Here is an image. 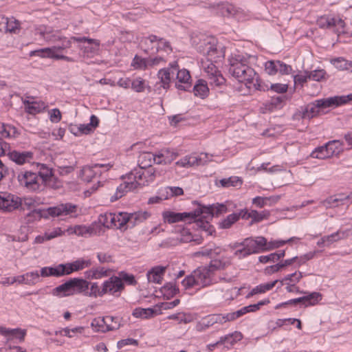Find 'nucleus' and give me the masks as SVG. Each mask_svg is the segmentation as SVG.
<instances>
[{
	"mask_svg": "<svg viewBox=\"0 0 352 352\" xmlns=\"http://www.w3.org/2000/svg\"><path fill=\"white\" fill-rule=\"evenodd\" d=\"M352 100V94L342 96H334L329 98L318 100L315 103L308 105L302 113V118L311 119L320 113V109L338 107Z\"/></svg>",
	"mask_w": 352,
	"mask_h": 352,
	"instance_id": "f257e3e1",
	"label": "nucleus"
},
{
	"mask_svg": "<svg viewBox=\"0 0 352 352\" xmlns=\"http://www.w3.org/2000/svg\"><path fill=\"white\" fill-rule=\"evenodd\" d=\"M230 72L240 82L251 84L256 78V73L253 69L248 66L246 58H235L231 63Z\"/></svg>",
	"mask_w": 352,
	"mask_h": 352,
	"instance_id": "f03ea898",
	"label": "nucleus"
},
{
	"mask_svg": "<svg viewBox=\"0 0 352 352\" xmlns=\"http://www.w3.org/2000/svg\"><path fill=\"white\" fill-rule=\"evenodd\" d=\"M146 221H149L151 223V227H146L145 228V232L149 234L153 233L160 227V223L154 217L151 216V214L147 211H138L134 213L127 214L126 219H122L120 221L122 223H131L133 226L144 223Z\"/></svg>",
	"mask_w": 352,
	"mask_h": 352,
	"instance_id": "7ed1b4c3",
	"label": "nucleus"
},
{
	"mask_svg": "<svg viewBox=\"0 0 352 352\" xmlns=\"http://www.w3.org/2000/svg\"><path fill=\"white\" fill-rule=\"evenodd\" d=\"M201 67L206 73V78L212 86L219 87L225 84L226 79L221 72L213 63L212 60H201Z\"/></svg>",
	"mask_w": 352,
	"mask_h": 352,
	"instance_id": "20e7f679",
	"label": "nucleus"
},
{
	"mask_svg": "<svg viewBox=\"0 0 352 352\" xmlns=\"http://www.w3.org/2000/svg\"><path fill=\"white\" fill-rule=\"evenodd\" d=\"M342 151L341 144L339 141L329 142L324 146H320L312 152L311 156L318 159H327L338 155Z\"/></svg>",
	"mask_w": 352,
	"mask_h": 352,
	"instance_id": "39448f33",
	"label": "nucleus"
},
{
	"mask_svg": "<svg viewBox=\"0 0 352 352\" xmlns=\"http://www.w3.org/2000/svg\"><path fill=\"white\" fill-rule=\"evenodd\" d=\"M127 213H119L118 214L113 213H104L100 214L98 219L100 223L107 228H117L126 230V223H122V219H126Z\"/></svg>",
	"mask_w": 352,
	"mask_h": 352,
	"instance_id": "423d86ee",
	"label": "nucleus"
},
{
	"mask_svg": "<svg viewBox=\"0 0 352 352\" xmlns=\"http://www.w3.org/2000/svg\"><path fill=\"white\" fill-rule=\"evenodd\" d=\"M202 212L201 210H195L190 212H175L172 211H165L162 213L164 222L173 223L182 221L194 219L199 217Z\"/></svg>",
	"mask_w": 352,
	"mask_h": 352,
	"instance_id": "0eeeda50",
	"label": "nucleus"
},
{
	"mask_svg": "<svg viewBox=\"0 0 352 352\" xmlns=\"http://www.w3.org/2000/svg\"><path fill=\"white\" fill-rule=\"evenodd\" d=\"M318 25L322 29L336 28V32L340 34L344 32L345 23L340 18L322 16L317 20Z\"/></svg>",
	"mask_w": 352,
	"mask_h": 352,
	"instance_id": "6e6552de",
	"label": "nucleus"
},
{
	"mask_svg": "<svg viewBox=\"0 0 352 352\" xmlns=\"http://www.w3.org/2000/svg\"><path fill=\"white\" fill-rule=\"evenodd\" d=\"M17 180L21 186L30 190H36L39 188L38 175L31 170L20 172L17 175Z\"/></svg>",
	"mask_w": 352,
	"mask_h": 352,
	"instance_id": "1a4fd4ad",
	"label": "nucleus"
},
{
	"mask_svg": "<svg viewBox=\"0 0 352 352\" xmlns=\"http://www.w3.org/2000/svg\"><path fill=\"white\" fill-rule=\"evenodd\" d=\"M161 45L166 46L170 50L169 43L162 38H158L156 36L151 35L142 41V47L144 52L149 54H155L159 52Z\"/></svg>",
	"mask_w": 352,
	"mask_h": 352,
	"instance_id": "9d476101",
	"label": "nucleus"
},
{
	"mask_svg": "<svg viewBox=\"0 0 352 352\" xmlns=\"http://www.w3.org/2000/svg\"><path fill=\"white\" fill-rule=\"evenodd\" d=\"M114 317L106 316L103 318H98L93 320L91 326L95 328L96 331L107 332L118 329L120 327V322H115L110 324L109 321H113Z\"/></svg>",
	"mask_w": 352,
	"mask_h": 352,
	"instance_id": "9b49d317",
	"label": "nucleus"
},
{
	"mask_svg": "<svg viewBox=\"0 0 352 352\" xmlns=\"http://www.w3.org/2000/svg\"><path fill=\"white\" fill-rule=\"evenodd\" d=\"M240 289L236 287L229 288L228 287L217 286L209 292V298L212 299H218L223 298L226 299H233L234 296L239 294Z\"/></svg>",
	"mask_w": 352,
	"mask_h": 352,
	"instance_id": "f8f14e48",
	"label": "nucleus"
},
{
	"mask_svg": "<svg viewBox=\"0 0 352 352\" xmlns=\"http://www.w3.org/2000/svg\"><path fill=\"white\" fill-rule=\"evenodd\" d=\"M77 206L70 203L61 204L54 207L48 208L46 210L47 215L51 217H60L70 215L76 212Z\"/></svg>",
	"mask_w": 352,
	"mask_h": 352,
	"instance_id": "ddd939ff",
	"label": "nucleus"
},
{
	"mask_svg": "<svg viewBox=\"0 0 352 352\" xmlns=\"http://www.w3.org/2000/svg\"><path fill=\"white\" fill-rule=\"evenodd\" d=\"M21 205V199L13 195H0V209L11 212Z\"/></svg>",
	"mask_w": 352,
	"mask_h": 352,
	"instance_id": "4468645a",
	"label": "nucleus"
},
{
	"mask_svg": "<svg viewBox=\"0 0 352 352\" xmlns=\"http://www.w3.org/2000/svg\"><path fill=\"white\" fill-rule=\"evenodd\" d=\"M9 158L19 165L30 163L33 160V153L30 151L20 152L16 150H7L6 153Z\"/></svg>",
	"mask_w": 352,
	"mask_h": 352,
	"instance_id": "2eb2a0df",
	"label": "nucleus"
},
{
	"mask_svg": "<svg viewBox=\"0 0 352 352\" xmlns=\"http://www.w3.org/2000/svg\"><path fill=\"white\" fill-rule=\"evenodd\" d=\"M192 273L198 285L205 287L211 283V275L212 272L208 267H199Z\"/></svg>",
	"mask_w": 352,
	"mask_h": 352,
	"instance_id": "dca6fc26",
	"label": "nucleus"
},
{
	"mask_svg": "<svg viewBox=\"0 0 352 352\" xmlns=\"http://www.w3.org/2000/svg\"><path fill=\"white\" fill-rule=\"evenodd\" d=\"M33 55H37L42 58H50L56 60H65L67 61L72 60V59L68 56L56 53V48H54L53 47L32 51L30 52V56Z\"/></svg>",
	"mask_w": 352,
	"mask_h": 352,
	"instance_id": "f3484780",
	"label": "nucleus"
},
{
	"mask_svg": "<svg viewBox=\"0 0 352 352\" xmlns=\"http://www.w3.org/2000/svg\"><path fill=\"white\" fill-rule=\"evenodd\" d=\"M124 289V285L121 281V278L118 276H112L108 280L103 283V292L115 294L117 292H120Z\"/></svg>",
	"mask_w": 352,
	"mask_h": 352,
	"instance_id": "a211bd4d",
	"label": "nucleus"
},
{
	"mask_svg": "<svg viewBox=\"0 0 352 352\" xmlns=\"http://www.w3.org/2000/svg\"><path fill=\"white\" fill-rule=\"evenodd\" d=\"M228 321L226 316H222L221 314H213L208 316L204 318L201 321L197 324V328L198 330H203L205 328L212 326L216 323H223Z\"/></svg>",
	"mask_w": 352,
	"mask_h": 352,
	"instance_id": "6ab92c4d",
	"label": "nucleus"
},
{
	"mask_svg": "<svg viewBox=\"0 0 352 352\" xmlns=\"http://www.w3.org/2000/svg\"><path fill=\"white\" fill-rule=\"evenodd\" d=\"M270 212L267 210L262 211L261 212H258L256 210H252L249 212L247 210H242L240 212L241 217L245 219H248L251 218L252 223L253 222H259L263 219H267L270 217Z\"/></svg>",
	"mask_w": 352,
	"mask_h": 352,
	"instance_id": "aec40b11",
	"label": "nucleus"
},
{
	"mask_svg": "<svg viewBox=\"0 0 352 352\" xmlns=\"http://www.w3.org/2000/svg\"><path fill=\"white\" fill-rule=\"evenodd\" d=\"M218 13L223 17L230 18L236 16L239 9L232 3H223L218 5Z\"/></svg>",
	"mask_w": 352,
	"mask_h": 352,
	"instance_id": "412c9836",
	"label": "nucleus"
},
{
	"mask_svg": "<svg viewBox=\"0 0 352 352\" xmlns=\"http://www.w3.org/2000/svg\"><path fill=\"white\" fill-rule=\"evenodd\" d=\"M197 210H202L201 214H204V217L206 219H212L214 214H219L225 212L227 210L226 206L223 204L218 206H210L209 207H199Z\"/></svg>",
	"mask_w": 352,
	"mask_h": 352,
	"instance_id": "4be33fe9",
	"label": "nucleus"
},
{
	"mask_svg": "<svg viewBox=\"0 0 352 352\" xmlns=\"http://www.w3.org/2000/svg\"><path fill=\"white\" fill-rule=\"evenodd\" d=\"M98 167H107L109 168L111 166L109 164H96L94 166L84 167L81 173L82 179L85 182H90L96 179V173L94 169Z\"/></svg>",
	"mask_w": 352,
	"mask_h": 352,
	"instance_id": "5701e85b",
	"label": "nucleus"
},
{
	"mask_svg": "<svg viewBox=\"0 0 352 352\" xmlns=\"http://www.w3.org/2000/svg\"><path fill=\"white\" fill-rule=\"evenodd\" d=\"M138 185V182H124L120 184L117 188L115 195L111 197V200L115 201L119 198H121L125 192L136 188Z\"/></svg>",
	"mask_w": 352,
	"mask_h": 352,
	"instance_id": "b1692460",
	"label": "nucleus"
},
{
	"mask_svg": "<svg viewBox=\"0 0 352 352\" xmlns=\"http://www.w3.org/2000/svg\"><path fill=\"white\" fill-rule=\"evenodd\" d=\"M70 281L73 295L85 292L89 289V283L85 279L74 278Z\"/></svg>",
	"mask_w": 352,
	"mask_h": 352,
	"instance_id": "393cba45",
	"label": "nucleus"
},
{
	"mask_svg": "<svg viewBox=\"0 0 352 352\" xmlns=\"http://www.w3.org/2000/svg\"><path fill=\"white\" fill-rule=\"evenodd\" d=\"M165 270L166 267L156 266L153 267L147 273V279L148 282L153 283H160Z\"/></svg>",
	"mask_w": 352,
	"mask_h": 352,
	"instance_id": "a878e982",
	"label": "nucleus"
},
{
	"mask_svg": "<svg viewBox=\"0 0 352 352\" xmlns=\"http://www.w3.org/2000/svg\"><path fill=\"white\" fill-rule=\"evenodd\" d=\"M231 263L232 262L230 257L223 256L221 258L211 261L208 267L210 269L211 272H213L214 270H224L228 267Z\"/></svg>",
	"mask_w": 352,
	"mask_h": 352,
	"instance_id": "bb28decb",
	"label": "nucleus"
},
{
	"mask_svg": "<svg viewBox=\"0 0 352 352\" xmlns=\"http://www.w3.org/2000/svg\"><path fill=\"white\" fill-rule=\"evenodd\" d=\"M27 98L28 100H25L23 101V103L25 105V111L27 113L34 115L41 112L45 108V104L43 102L31 101L29 100L30 97Z\"/></svg>",
	"mask_w": 352,
	"mask_h": 352,
	"instance_id": "cd10ccee",
	"label": "nucleus"
},
{
	"mask_svg": "<svg viewBox=\"0 0 352 352\" xmlns=\"http://www.w3.org/2000/svg\"><path fill=\"white\" fill-rule=\"evenodd\" d=\"M52 294L60 297L73 295L70 280L55 287L52 291Z\"/></svg>",
	"mask_w": 352,
	"mask_h": 352,
	"instance_id": "c85d7f7f",
	"label": "nucleus"
},
{
	"mask_svg": "<svg viewBox=\"0 0 352 352\" xmlns=\"http://www.w3.org/2000/svg\"><path fill=\"white\" fill-rule=\"evenodd\" d=\"M243 245L245 247L243 250L235 252L236 255L239 253H243L244 255H249L252 253L257 252L258 250L256 242H255V240L252 239H246L243 242Z\"/></svg>",
	"mask_w": 352,
	"mask_h": 352,
	"instance_id": "c756f323",
	"label": "nucleus"
},
{
	"mask_svg": "<svg viewBox=\"0 0 352 352\" xmlns=\"http://www.w3.org/2000/svg\"><path fill=\"white\" fill-rule=\"evenodd\" d=\"M6 25L5 31L10 33H16V30L19 29V22L13 18L9 19L7 17H1L0 20V25Z\"/></svg>",
	"mask_w": 352,
	"mask_h": 352,
	"instance_id": "7c9ffc66",
	"label": "nucleus"
},
{
	"mask_svg": "<svg viewBox=\"0 0 352 352\" xmlns=\"http://www.w3.org/2000/svg\"><path fill=\"white\" fill-rule=\"evenodd\" d=\"M193 91L195 95L201 99L208 96L209 93L207 83L204 80H199L197 81V83L194 86Z\"/></svg>",
	"mask_w": 352,
	"mask_h": 352,
	"instance_id": "2f4dec72",
	"label": "nucleus"
},
{
	"mask_svg": "<svg viewBox=\"0 0 352 352\" xmlns=\"http://www.w3.org/2000/svg\"><path fill=\"white\" fill-rule=\"evenodd\" d=\"M201 52L205 56L204 60H213L217 55V49L215 43H207L202 46Z\"/></svg>",
	"mask_w": 352,
	"mask_h": 352,
	"instance_id": "473e14b6",
	"label": "nucleus"
},
{
	"mask_svg": "<svg viewBox=\"0 0 352 352\" xmlns=\"http://www.w3.org/2000/svg\"><path fill=\"white\" fill-rule=\"evenodd\" d=\"M204 214H200L199 216L200 218L198 219H197V218L194 219H190L189 223L191 221L195 222L197 227L200 228L203 230L208 232V234L211 235L214 230L208 221L209 219L204 218Z\"/></svg>",
	"mask_w": 352,
	"mask_h": 352,
	"instance_id": "72a5a7b5",
	"label": "nucleus"
},
{
	"mask_svg": "<svg viewBox=\"0 0 352 352\" xmlns=\"http://www.w3.org/2000/svg\"><path fill=\"white\" fill-rule=\"evenodd\" d=\"M319 297H320V294L318 293L314 292L308 296L292 300H290L289 303L296 304L298 302H304V303H306V305H315L318 302Z\"/></svg>",
	"mask_w": 352,
	"mask_h": 352,
	"instance_id": "f704fd0d",
	"label": "nucleus"
},
{
	"mask_svg": "<svg viewBox=\"0 0 352 352\" xmlns=\"http://www.w3.org/2000/svg\"><path fill=\"white\" fill-rule=\"evenodd\" d=\"M278 282V280H275L266 284L259 285L251 290L248 294V297H250L258 294L265 293V292L272 289Z\"/></svg>",
	"mask_w": 352,
	"mask_h": 352,
	"instance_id": "c9c22d12",
	"label": "nucleus"
},
{
	"mask_svg": "<svg viewBox=\"0 0 352 352\" xmlns=\"http://www.w3.org/2000/svg\"><path fill=\"white\" fill-rule=\"evenodd\" d=\"M87 277L92 279H100L109 275V270L104 267L93 268L87 272Z\"/></svg>",
	"mask_w": 352,
	"mask_h": 352,
	"instance_id": "e433bc0d",
	"label": "nucleus"
},
{
	"mask_svg": "<svg viewBox=\"0 0 352 352\" xmlns=\"http://www.w3.org/2000/svg\"><path fill=\"white\" fill-rule=\"evenodd\" d=\"M221 186L224 188L230 186L239 187L242 184V179L238 177L233 176L229 178H224L219 181Z\"/></svg>",
	"mask_w": 352,
	"mask_h": 352,
	"instance_id": "4c0bfd02",
	"label": "nucleus"
},
{
	"mask_svg": "<svg viewBox=\"0 0 352 352\" xmlns=\"http://www.w3.org/2000/svg\"><path fill=\"white\" fill-rule=\"evenodd\" d=\"M36 165L38 167H40L38 175L42 179L43 183L54 176L52 169L47 167L45 164H36Z\"/></svg>",
	"mask_w": 352,
	"mask_h": 352,
	"instance_id": "58836bf2",
	"label": "nucleus"
},
{
	"mask_svg": "<svg viewBox=\"0 0 352 352\" xmlns=\"http://www.w3.org/2000/svg\"><path fill=\"white\" fill-rule=\"evenodd\" d=\"M72 230V232L78 236H86L87 234L91 235L94 232V228L90 226H76Z\"/></svg>",
	"mask_w": 352,
	"mask_h": 352,
	"instance_id": "ea45409f",
	"label": "nucleus"
},
{
	"mask_svg": "<svg viewBox=\"0 0 352 352\" xmlns=\"http://www.w3.org/2000/svg\"><path fill=\"white\" fill-rule=\"evenodd\" d=\"M158 78L163 85V87L166 88L170 82V74L167 69H162L158 72Z\"/></svg>",
	"mask_w": 352,
	"mask_h": 352,
	"instance_id": "a19ab883",
	"label": "nucleus"
},
{
	"mask_svg": "<svg viewBox=\"0 0 352 352\" xmlns=\"http://www.w3.org/2000/svg\"><path fill=\"white\" fill-rule=\"evenodd\" d=\"M49 40L52 41V42H56V41H59V40L64 41L63 44L60 46H54L53 47L54 48H56V53L58 51L63 50L70 47L71 44H72L71 40H69V39L67 40L66 38H62L61 37L56 36H52V38H50Z\"/></svg>",
	"mask_w": 352,
	"mask_h": 352,
	"instance_id": "79ce46f5",
	"label": "nucleus"
},
{
	"mask_svg": "<svg viewBox=\"0 0 352 352\" xmlns=\"http://www.w3.org/2000/svg\"><path fill=\"white\" fill-rule=\"evenodd\" d=\"M241 217L240 212L239 214H232L227 217L221 223V227L223 228H230L234 222H236Z\"/></svg>",
	"mask_w": 352,
	"mask_h": 352,
	"instance_id": "37998d69",
	"label": "nucleus"
},
{
	"mask_svg": "<svg viewBox=\"0 0 352 352\" xmlns=\"http://www.w3.org/2000/svg\"><path fill=\"white\" fill-rule=\"evenodd\" d=\"M344 198H338L336 196H331L322 202L323 206L326 208L336 207L338 203L342 201Z\"/></svg>",
	"mask_w": 352,
	"mask_h": 352,
	"instance_id": "c03bdc74",
	"label": "nucleus"
},
{
	"mask_svg": "<svg viewBox=\"0 0 352 352\" xmlns=\"http://www.w3.org/2000/svg\"><path fill=\"white\" fill-rule=\"evenodd\" d=\"M148 157L149 163H145V166H151L152 160L157 164V161L164 159V150L161 151L158 153L153 155L151 153H147L143 155V157Z\"/></svg>",
	"mask_w": 352,
	"mask_h": 352,
	"instance_id": "a18cd8bd",
	"label": "nucleus"
},
{
	"mask_svg": "<svg viewBox=\"0 0 352 352\" xmlns=\"http://www.w3.org/2000/svg\"><path fill=\"white\" fill-rule=\"evenodd\" d=\"M132 66L135 69H146L148 67L147 59L142 58L136 55L133 60Z\"/></svg>",
	"mask_w": 352,
	"mask_h": 352,
	"instance_id": "49530a36",
	"label": "nucleus"
},
{
	"mask_svg": "<svg viewBox=\"0 0 352 352\" xmlns=\"http://www.w3.org/2000/svg\"><path fill=\"white\" fill-rule=\"evenodd\" d=\"M104 294H105V292H103V288L100 289L98 284L96 283L91 285L90 292H87V296L94 298H96L98 296H102Z\"/></svg>",
	"mask_w": 352,
	"mask_h": 352,
	"instance_id": "de8ad7c7",
	"label": "nucleus"
},
{
	"mask_svg": "<svg viewBox=\"0 0 352 352\" xmlns=\"http://www.w3.org/2000/svg\"><path fill=\"white\" fill-rule=\"evenodd\" d=\"M177 79L180 82L188 83L190 80V72L186 69L179 70L177 74Z\"/></svg>",
	"mask_w": 352,
	"mask_h": 352,
	"instance_id": "09e8293b",
	"label": "nucleus"
},
{
	"mask_svg": "<svg viewBox=\"0 0 352 352\" xmlns=\"http://www.w3.org/2000/svg\"><path fill=\"white\" fill-rule=\"evenodd\" d=\"M176 153L172 152L169 150H164V159L157 161V164H170L177 157Z\"/></svg>",
	"mask_w": 352,
	"mask_h": 352,
	"instance_id": "8fccbe9b",
	"label": "nucleus"
},
{
	"mask_svg": "<svg viewBox=\"0 0 352 352\" xmlns=\"http://www.w3.org/2000/svg\"><path fill=\"white\" fill-rule=\"evenodd\" d=\"M153 314V311L152 309H135L133 315L136 318H146L149 316H151Z\"/></svg>",
	"mask_w": 352,
	"mask_h": 352,
	"instance_id": "3c124183",
	"label": "nucleus"
},
{
	"mask_svg": "<svg viewBox=\"0 0 352 352\" xmlns=\"http://www.w3.org/2000/svg\"><path fill=\"white\" fill-rule=\"evenodd\" d=\"M69 40H71V41L73 40V41H76V42L87 41L89 44H93L96 47L94 48V47L92 48V50L94 51L97 50L98 49V47H99V45H100V41H99L96 40V39H92V38H86V37L72 36Z\"/></svg>",
	"mask_w": 352,
	"mask_h": 352,
	"instance_id": "603ef678",
	"label": "nucleus"
},
{
	"mask_svg": "<svg viewBox=\"0 0 352 352\" xmlns=\"http://www.w3.org/2000/svg\"><path fill=\"white\" fill-rule=\"evenodd\" d=\"M182 284L185 289H190V288L194 287L195 285H198V284H197V281L195 280L193 273H192L190 275L186 276L183 280Z\"/></svg>",
	"mask_w": 352,
	"mask_h": 352,
	"instance_id": "864d4df0",
	"label": "nucleus"
},
{
	"mask_svg": "<svg viewBox=\"0 0 352 352\" xmlns=\"http://www.w3.org/2000/svg\"><path fill=\"white\" fill-rule=\"evenodd\" d=\"M248 312H251V311L249 309L248 306H247L236 312H233V313L227 314L226 316V318L228 321H232V320H234L235 318H236L246 313H248Z\"/></svg>",
	"mask_w": 352,
	"mask_h": 352,
	"instance_id": "5fc2aeb1",
	"label": "nucleus"
},
{
	"mask_svg": "<svg viewBox=\"0 0 352 352\" xmlns=\"http://www.w3.org/2000/svg\"><path fill=\"white\" fill-rule=\"evenodd\" d=\"M72 264L74 272H77L91 265V261L89 260L79 259L72 263Z\"/></svg>",
	"mask_w": 352,
	"mask_h": 352,
	"instance_id": "6e6d98bb",
	"label": "nucleus"
},
{
	"mask_svg": "<svg viewBox=\"0 0 352 352\" xmlns=\"http://www.w3.org/2000/svg\"><path fill=\"white\" fill-rule=\"evenodd\" d=\"M326 74L327 73L324 69H316L309 72V77L310 79L315 81H320L325 78Z\"/></svg>",
	"mask_w": 352,
	"mask_h": 352,
	"instance_id": "4d7b16f0",
	"label": "nucleus"
},
{
	"mask_svg": "<svg viewBox=\"0 0 352 352\" xmlns=\"http://www.w3.org/2000/svg\"><path fill=\"white\" fill-rule=\"evenodd\" d=\"M265 70L270 75H274L278 72V64L277 61L269 60L265 63Z\"/></svg>",
	"mask_w": 352,
	"mask_h": 352,
	"instance_id": "13d9d810",
	"label": "nucleus"
},
{
	"mask_svg": "<svg viewBox=\"0 0 352 352\" xmlns=\"http://www.w3.org/2000/svg\"><path fill=\"white\" fill-rule=\"evenodd\" d=\"M118 278H121L122 282V280H124L125 283H128L129 285H135L137 283L133 275L129 274L124 272H122L119 274Z\"/></svg>",
	"mask_w": 352,
	"mask_h": 352,
	"instance_id": "bf43d9fd",
	"label": "nucleus"
},
{
	"mask_svg": "<svg viewBox=\"0 0 352 352\" xmlns=\"http://www.w3.org/2000/svg\"><path fill=\"white\" fill-rule=\"evenodd\" d=\"M44 184L50 188L58 189L62 186V183L54 176L52 177L47 181L44 182Z\"/></svg>",
	"mask_w": 352,
	"mask_h": 352,
	"instance_id": "052dcab7",
	"label": "nucleus"
},
{
	"mask_svg": "<svg viewBox=\"0 0 352 352\" xmlns=\"http://www.w3.org/2000/svg\"><path fill=\"white\" fill-rule=\"evenodd\" d=\"M0 332L4 335H7V334H10V333L15 335V336L19 338V339H23L25 334L24 331H21V330H19V329L6 330L3 328H0Z\"/></svg>",
	"mask_w": 352,
	"mask_h": 352,
	"instance_id": "680f3d73",
	"label": "nucleus"
},
{
	"mask_svg": "<svg viewBox=\"0 0 352 352\" xmlns=\"http://www.w3.org/2000/svg\"><path fill=\"white\" fill-rule=\"evenodd\" d=\"M191 161H194L193 166L204 164L207 161L208 154L201 153L199 156H190Z\"/></svg>",
	"mask_w": 352,
	"mask_h": 352,
	"instance_id": "e2e57ef3",
	"label": "nucleus"
},
{
	"mask_svg": "<svg viewBox=\"0 0 352 352\" xmlns=\"http://www.w3.org/2000/svg\"><path fill=\"white\" fill-rule=\"evenodd\" d=\"M308 79H310L309 72H305L303 74H297L294 78L295 84L299 83L301 85L306 82Z\"/></svg>",
	"mask_w": 352,
	"mask_h": 352,
	"instance_id": "0e129e2a",
	"label": "nucleus"
},
{
	"mask_svg": "<svg viewBox=\"0 0 352 352\" xmlns=\"http://www.w3.org/2000/svg\"><path fill=\"white\" fill-rule=\"evenodd\" d=\"M301 278H302V275H301L300 273L297 274L296 272H295L294 274L288 275L285 278H283V280H280V283L282 285H284L285 283L288 281V280H290L291 282H293V283H298Z\"/></svg>",
	"mask_w": 352,
	"mask_h": 352,
	"instance_id": "69168bd1",
	"label": "nucleus"
},
{
	"mask_svg": "<svg viewBox=\"0 0 352 352\" xmlns=\"http://www.w3.org/2000/svg\"><path fill=\"white\" fill-rule=\"evenodd\" d=\"M62 118V115L59 109H54L50 112V119L52 122L57 123Z\"/></svg>",
	"mask_w": 352,
	"mask_h": 352,
	"instance_id": "338daca9",
	"label": "nucleus"
},
{
	"mask_svg": "<svg viewBox=\"0 0 352 352\" xmlns=\"http://www.w3.org/2000/svg\"><path fill=\"white\" fill-rule=\"evenodd\" d=\"M271 89L280 94L285 93L287 91L288 86L286 84H272L271 85Z\"/></svg>",
	"mask_w": 352,
	"mask_h": 352,
	"instance_id": "774afa93",
	"label": "nucleus"
}]
</instances>
